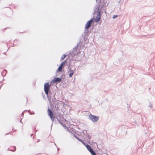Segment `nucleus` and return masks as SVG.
<instances>
[{"instance_id":"nucleus-11","label":"nucleus","mask_w":155,"mask_h":155,"mask_svg":"<svg viewBox=\"0 0 155 155\" xmlns=\"http://www.w3.org/2000/svg\"><path fill=\"white\" fill-rule=\"evenodd\" d=\"M85 146H86L87 149L90 152L93 150L92 148L89 145L87 144L86 145H85Z\"/></svg>"},{"instance_id":"nucleus-6","label":"nucleus","mask_w":155,"mask_h":155,"mask_svg":"<svg viewBox=\"0 0 155 155\" xmlns=\"http://www.w3.org/2000/svg\"><path fill=\"white\" fill-rule=\"evenodd\" d=\"M98 14L97 15V16L96 18L94 19V21L96 22H97L99 21L100 20L101 18V11H99V10H98Z\"/></svg>"},{"instance_id":"nucleus-12","label":"nucleus","mask_w":155,"mask_h":155,"mask_svg":"<svg viewBox=\"0 0 155 155\" xmlns=\"http://www.w3.org/2000/svg\"><path fill=\"white\" fill-rule=\"evenodd\" d=\"M66 55L65 54H63L61 57V60H63V59H64V58L66 57Z\"/></svg>"},{"instance_id":"nucleus-4","label":"nucleus","mask_w":155,"mask_h":155,"mask_svg":"<svg viewBox=\"0 0 155 155\" xmlns=\"http://www.w3.org/2000/svg\"><path fill=\"white\" fill-rule=\"evenodd\" d=\"M44 90L45 94L48 95V92L49 91L50 89V85L48 83H47L45 84H44Z\"/></svg>"},{"instance_id":"nucleus-9","label":"nucleus","mask_w":155,"mask_h":155,"mask_svg":"<svg viewBox=\"0 0 155 155\" xmlns=\"http://www.w3.org/2000/svg\"><path fill=\"white\" fill-rule=\"evenodd\" d=\"M61 79L59 78H55L53 80V82L54 84L61 82Z\"/></svg>"},{"instance_id":"nucleus-8","label":"nucleus","mask_w":155,"mask_h":155,"mask_svg":"<svg viewBox=\"0 0 155 155\" xmlns=\"http://www.w3.org/2000/svg\"><path fill=\"white\" fill-rule=\"evenodd\" d=\"M75 69L72 70L71 68H70L69 70L68 73H69V76L70 78L72 77L73 74H74V71H75Z\"/></svg>"},{"instance_id":"nucleus-7","label":"nucleus","mask_w":155,"mask_h":155,"mask_svg":"<svg viewBox=\"0 0 155 155\" xmlns=\"http://www.w3.org/2000/svg\"><path fill=\"white\" fill-rule=\"evenodd\" d=\"M65 62L64 61L60 64L57 70L58 72H61V71L62 68L65 65Z\"/></svg>"},{"instance_id":"nucleus-15","label":"nucleus","mask_w":155,"mask_h":155,"mask_svg":"<svg viewBox=\"0 0 155 155\" xmlns=\"http://www.w3.org/2000/svg\"><path fill=\"white\" fill-rule=\"evenodd\" d=\"M117 17V15H114L113 16V18L114 19Z\"/></svg>"},{"instance_id":"nucleus-13","label":"nucleus","mask_w":155,"mask_h":155,"mask_svg":"<svg viewBox=\"0 0 155 155\" xmlns=\"http://www.w3.org/2000/svg\"><path fill=\"white\" fill-rule=\"evenodd\" d=\"M90 152L92 154V155H96L95 153L93 151V150H92L91 151H90Z\"/></svg>"},{"instance_id":"nucleus-18","label":"nucleus","mask_w":155,"mask_h":155,"mask_svg":"<svg viewBox=\"0 0 155 155\" xmlns=\"http://www.w3.org/2000/svg\"><path fill=\"white\" fill-rule=\"evenodd\" d=\"M65 126H66L65 125H63V127H65Z\"/></svg>"},{"instance_id":"nucleus-17","label":"nucleus","mask_w":155,"mask_h":155,"mask_svg":"<svg viewBox=\"0 0 155 155\" xmlns=\"http://www.w3.org/2000/svg\"><path fill=\"white\" fill-rule=\"evenodd\" d=\"M65 128L66 129L69 130V128L66 126H65Z\"/></svg>"},{"instance_id":"nucleus-3","label":"nucleus","mask_w":155,"mask_h":155,"mask_svg":"<svg viewBox=\"0 0 155 155\" xmlns=\"http://www.w3.org/2000/svg\"><path fill=\"white\" fill-rule=\"evenodd\" d=\"M89 118L93 122H96L99 119V117L94 116L91 114L89 115Z\"/></svg>"},{"instance_id":"nucleus-5","label":"nucleus","mask_w":155,"mask_h":155,"mask_svg":"<svg viewBox=\"0 0 155 155\" xmlns=\"http://www.w3.org/2000/svg\"><path fill=\"white\" fill-rule=\"evenodd\" d=\"M93 21V19L88 21L85 25V28L88 30V29L91 26Z\"/></svg>"},{"instance_id":"nucleus-1","label":"nucleus","mask_w":155,"mask_h":155,"mask_svg":"<svg viewBox=\"0 0 155 155\" xmlns=\"http://www.w3.org/2000/svg\"><path fill=\"white\" fill-rule=\"evenodd\" d=\"M48 115L50 117L51 119L53 121H54L55 119V115L52 113L51 111L49 109H48L47 110Z\"/></svg>"},{"instance_id":"nucleus-2","label":"nucleus","mask_w":155,"mask_h":155,"mask_svg":"<svg viewBox=\"0 0 155 155\" xmlns=\"http://www.w3.org/2000/svg\"><path fill=\"white\" fill-rule=\"evenodd\" d=\"M48 115L50 117L51 119L53 121H54L55 119V115L52 113L51 111L49 109H48L47 110Z\"/></svg>"},{"instance_id":"nucleus-14","label":"nucleus","mask_w":155,"mask_h":155,"mask_svg":"<svg viewBox=\"0 0 155 155\" xmlns=\"http://www.w3.org/2000/svg\"><path fill=\"white\" fill-rule=\"evenodd\" d=\"M78 140L79 141H81L85 145V143L84 142H83V141L81 139H78Z\"/></svg>"},{"instance_id":"nucleus-16","label":"nucleus","mask_w":155,"mask_h":155,"mask_svg":"<svg viewBox=\"0 0 155 155\" xmlns=\"http://www.w3.org/2000/svg\"><path fill=\"white\" fill-rule=\"evenodd\" d=\"M7 72V70H4L3 71V72L2 73H6Z\"/></svg>"},{"instance_id":"nucleus-10","label":"nucleus","mask_w":155,"mask_h":155,"mask_svg":"<svg viewBox=\"0 0 155 155\" xmlns=\"http://www.w3.org/2000/svg\"><path fill=\"white\" fill-rule=\"evenodd\" d=\"M9 149V150L12 151H15L16 150V147L15 146H11Z\"/></svg>"}]
</instances>
